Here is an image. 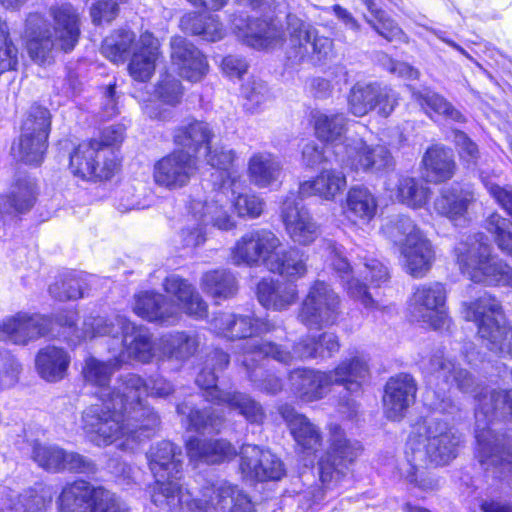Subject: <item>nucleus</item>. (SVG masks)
<instances>
[{
	"instance_id": "680f3d73",
	"label": "nucleus",
	"mask_w": 512,
	"mask_h": 512,
	"mask_svg": "<svg viewBox=\"0 0 512 512\" xmlns=\"http://www.w3.org/2000/svg\"><path fill=\"white\" fill-rule=\"evenodd\" d=\"M180 24L185 32L199 35L210 42L221 40L225 34L222 24L214 16L203 18L197 14H188L181 18Z\"/></svg>"
},
{
	"instance_id": "a18cd8bd",
	"label": "nucleus",
	"mask_w": 512,
	"mask_h": 512,
	"mask_svg": "<svg viewBox=\"0 0 512 512\" xmlns=\"http://www.w3.org/2000/svg\"><path fill=\"white\" fill-rule=\"evenodd\" d=\"M345 175L333 169L323 170L316 178L299 185L298 196L301 199L318 196L326 201H333L346 188Z\"/></svg>"
},
{
	"instance_id": "aec40b11",
	"label": "nucleus",
	"mask_w": 512,
	"mask_h": 512,
	"mask_svg": "<svg viewBox=\"0 0 512 512\" xmlns=\"http://www.w3.org/2000/svg\"><path fill=\"white\" fill-rule=\"evenodd\" d=\"M342 163L352 171L373 174L388 171L395 165L390 150L384 144L368 143L360 137L346 139Z\"/></svg>"
},
{
	"instance_id": "f03ea898",
	"label": "nucleus",
	"mask_w": 512,
	"mask_h": 512,
	"mask_svg": "<svg viewBox=\"0 0 512 512\" xmlns=\"http://www.w3.org/2000/svg\"><path fill=\"white\" fill-rule=\"evenodd\" d=\"M181 457V448L170 441L158 442L147 452L155 478L150 498L161 512H251L249 497L226 480L207 482L195 492L183 487Z\"/></svg>"
},
{
	"instance_id": "a211bd4d",
	"label": "nucleus",
	"mask_w": 512,
	"mask_h": 512,
	"mask_svg": "<svg viewBox=\"0 0 512 512\" xmlns=\"http://www.w3.org/2000/svg\"><path fill=\"white\" fill-rule=\"evenodd\" d=\"M328 449L319 458V477L323 485L341 479L351 464L361 453L362 447L358 441L347 439L344 430L337 424L329 425Z\"/></svg>"
},
{
	"instance_id": "c756f323",
	"label": "nucleus",
	"mask_w": 512,
	"mask_h": 512,
	"mask_svg": "<svg viewBox=\"0 0 512 512\" xmlns=\"http://www.w3.org/2000/svg\"><path fill=\"white\" fill-rule=\"evenodd\" d=\"M225 198L226 192L220 187L212 191L205 200L193 198L188 205L189 214L194 220L202 221L205 226L210 224L221 231L233 230L237 222L226 208Z\"/></svg>"
},
{
	"instance_id": "4be33fe9",
	"label": "nucleus",
	"mask_w": 512,
	"mask_h": 512,
	"mask_svg": "<svg viewBox=\"0 0 512 512\" xmlns=\"http://www.w3.org/2000/svg\"><path fill=\"white\" fill-rule=\"evenodd\" d=\"M398 100V93L390 87L358 82L348 94V109L356 117L365 116L372 110L388 117L398 105Z\"/></svg>"
},
{
	"instance_id": "8fccbe9b",
	"label": "nucleus",
	"mask_w": 512,
	"mask_h": 512,
	"mask_svg": "<svg viewBox=\"0 0 512 512\" xmlns=\"http://www.w3.org/2000/svg\"><path fill=\"white\" fill-rule=\"evenodd\" d=\"M97 487L85 481L67 484L59 496L61 512H87L95 501Z\"/></svg>"
},
{
	"instance_id": "f257e3e1",
	"label": "nucleus",
	"mask_w": 512,
	"mask_h": 512,
	"mask_svg": "<svg viewBox=\"0 0 512 512\" xmlns=\"http://www.w3.org/2000/svg\"><path fill=\"white\" fill-rule=\"evenodd\" d=\"M120 365L116 358L107 362L94 357L85 360L84 380L97 389L95 396L100 403L83 410L81 428L96 446L117 444L127 450L153 436L160 426V417L142 402L141 395L147 392V386L141 376L128 373L113 388L109 386Z\"/></svg>"
},
{
	"instance_id": "2f4dec72",
	"label": "nucleus",
	"mask_w": 512,
	"mask_h": 512,
	"mask_svg": "<svg viewBox=\"0 0 512 512\" xmlns=\"http://www.w3.org/2000/svg\"><path fill=\"white\" fill-rule=\"evenodd\" d=\"M240 469L249 478L259 481L279 480L284 474L281 460L269 450L256 445H243L240 450Z\"/></svg>"
},
{
	"instance_id": "5701e85b",
	"label": "nucleus",
	"mask_w": 512,
	"mask_h": 512,
	"mask_svg": "<svg viewBox=\"0 0 512 512\" xmlns=\"http://www.w3.org/2000/svg\"><path fill=\"white\" fill-rule=\"evenodd\" d=\"M52 332V318L38 313L18 312L0 321V341L15 345H27Z\"/></svg>"
},
{
	"instance_id": "37998d69",
	"label": "nucleus",
	"mask_w": 512,
	"mask_h": 512,
	"mask_svg": "<svg viewBox=\"0 0 512 512\" xmlns=\"http://www.w3.org/2000/svg\"><path fill=\"white\" fill-rule=\"evenodd\" d=\"M159 41L150 32H144L139 38V47L132 54L128 65L131 77L140 82L148 81L159 57Z\"/></svg>"
},
{
	"instance_id": "dca6fc26",
	"label": "nucleus",
	"mask_w": 512,
	"mask_h": 512,
	"mask_svg": "<svg viewBox=\"0 0 512 512\" xmlns=\"http://www.w3.org/2000/svg\"><path fill=\"white\" fill-rule=\"evenodd\" d=\"M71 173L83 180L104 181L113 177L118 161L112 148L102 146L99 141L79 144L70 155Z\"/></svg>"
},
{
	"instance_id": "f3484780",
	"label": "nucleus",
	"mask_w": 512,
	"mask_h": 512,
	"mask_svg": "<svg viewBox=\"0 0 512 512\" xmlns=\"http://www.w3.org/2000/svg\"><path fill=\"white\" fill-rule=\"evenodd\" d=\"M287 32L289 34L288 58L295 62L317 64L332 53L333 40L319 35L312 25L303 22L295 15L287 16Z\"/></svg>"
},
{
	"instance_id": "423d86ee",
	"label": "nucleus",
	"mask_w": 512,
	"mask_h": 512,
	"mask_svg": "<svg viewBox=\"0 0 512 512\" xmlns=\"http://www.w3.org/2000/svg\"><path fill=\"white\" fill-rule=\"evenodd\" d=\"M461 443V435L446 421L430 416L417 423L406 444L405 455L411 466L407 480L417 483V471L427 462L448 464L457 457Z\"/></svg>"
},
{
	"instance_id": "0eeeda50",
	"label": "nucleus",
	"mask_w": 512,
	"mask_h": 512,
	"mask_svg": "<svg viewBox=\"0 0 512 512\" xmlns=\"http://www.w3.org/2000/svg\"><path fill=\"white\" fill-rule=\"evenodd\" d=\"M369 375L367 360L360 356L343 360L335 369L323 372L298 368L290 372L291 389L303 401L322 399L334 384L343 385L348 391L357 392Z\"/></svg>"
},
{
	"instance_id": "39448f33",
	"label": "nucleus",
	"mask_w": 512,
	"mask_h": 512,
	"mask_svg": "<svg viewBox=\"0 0 512 512\" xmlns=\"http://www.w3.org/2000/svg\"><path fill=\"white\" fill-rule=\"evenodd\" d=\"M55 27L39 13L28 15L22 39L29 57L37 64L51 63L57 48L71 51L80 34L78 14L71 4L51 8Z\"/></svg>"
},
{
	"instance_id": "c85d7f7f",
	"label": "nucleus",
	"mask_w": 512,
	"mask_h": 512,
	"mask_svg": "<svg viewBox=\"0 0 512 512\" xmlns=\"http://www.w3.org/2000/svg\"><path fill=\"white\" fill-rule=\"evenodd\" d=\"M246 349L248 354H255L260 358L270 357L285 365H289L295 360L323 358L317 338L309 335L296 342L292 351H288L282 345L274 342L259 344L256 341L247 342Z\"/></svg>"
},
{
	"instance_id": "4468645a",
	"label": "nucleus",
	"mask_w": 512,
	"mask_h": 512,
	"mask_svg": "<svg viewBox=\"0 0 512 512\" xmlns=\"http://www.w3.org/2000/svg\"><path fill=\"white\" fill-rule=\"evenodd\" d=\"M210 326L217 335L228 339L250 338L242 345V355L237 359L246 369L251 368L250 361L257 362L264 359L255 354H248L246 349L247 342L256 341L262 344L264 341H258L252 337L266 335L278 330L284 331L281 323L269 319L224 312L215 315L210 321Z\"/></svg>"
},
{
	"instance_id": "6e6d98bb",
	"label": "nucleus",
	"mask_w": 512,
	"mask_h": 512,
	"mask_svg": "<svg viewBox=\"0 0 512 512\" xmlns=\"http://www.w3.org/2000/svg\"><path fill=\"white\" fill-rule=\"evenodd\" d=\"M31 122L27 123L25 132L21 133L19 141L12 145V154L18 160L29 165H39L44 158L47 148V139L44 134L40 136L30 135Z\"/></svg>"
},
{
	"instance_id": "4c0bfd02",
	"label": "nucleus",
	"mask_w": 512,
	"mask_h": 512,
	"mask_svg": "<svg viewBox=\"0 0 512 512\" xmlns=\"http://www.w3.org/2000/svg\"><path fill=\"white\" fill-rule=\"evenodd\" d=\"M245 180L239 174H228V178L220 183L221 190L231 193V205L239 218L256 219L265 208V201L254 192H241Z\"/></svg>"
},
{
	"instance_id": "393cba45",
	"label": "nucleus",
	"mask_w": 512,
	"mask_h": 512,
	"mask_svg": "<svg viewBox=\"0 0 512 512\" xmlns=\"http://www.w3.org/2000/svg\"><path fill=\"white\" fill-rule=\"evenodd\" d=\"M281 219L290 239L302 246L312 244L321 234L319 224L294 193L287 195L281 207Z\"/></svg>"
},
{
	"instance_id": "3c124183",
	"label": "nucleus",
	"mask_w": 512,
	"mask_h": 512,
	"mask_svg": "<svg viewBox=\"0 0 512 512\" xmlns=\"http://www.w3.org/2000/svg\"><path fill=\"white\" fill-rule=\"evenodd\" d=\"M177 412L182 416V422L196 432L218 433L223 423V417L212 407L198 409L189 402H183L177 406Z\"/></svg>"
},
{
	"instance_id": "bf43d9fd",
	"label": "nucleus",
	"mask_w": 512,
	"mask_h": 512,
	"mask_svg": "<svg viewBox=\"0 0 512 512\" xmlns=\"http://www.w3.org/2000/svg\"><path fill=\"white\" fill-rule=\"evenodd\" d=\"M201 288L214 299H229L238 291L235 276L227 270L206 272L201 278Z\"/></svg>"
},
{
	"instance_id": "e2e57ef3",
	"label": "nucleus",
	"mask_w": 512,
	"mask_h": 512,
	"mask_svg": "<svg viewBox=\"0 0 512 512\" xmlns=\"http://www.w3.org/2000/svg\"><path fill=\"white\" fill-rule=\"evenodd\" d=\"M365 5L373 19L366 17L367 23L388 41L401 40L407 42V37L401 28L383 10L378 9L373 0H365Z\"/></svg>"
},
{
	"instance_id": "864d4df0",
	"label": "nucleus",
	"mask_w": 512,
	"mask_h": 512,
	"mask_svg": "<svg viewBox=\"0 0 512 512\" xmlns=\"http://www.w3.org/2000/svg\"><path fill=\"white\" fill-rule=\"evenodd\" d=\"M35 182L30 178L19 179L8 196L0 195V214L11 215L28 211L35 202Z\"/></svg>"
},
{
	"instance_id": "6ab92c4d",
	"label": "nucleus",
	"mask_w": 512,
	"mask_h": 512,
	"mask_svg": "<svg viewBox=\"0 0 512 512\" xmlns=\"http://www.w3.org/2000/svg\"><path fill=\"white\" fill-rule=\"evenodd\" d=\"M447 292L440 282L417 285L409 300L411 315L434 329H440L449 322L446 307Z\"/></svg>"
},
{
	"instance_id": "79ce46f5",
	"label": "nucleus",
	"mask_w": 512,
	"mask_h": 512,
	"mask_svg": "<svg viewBox=\"0 0 512 512\" xmlns=\"http://www.w3.org/2000/svg\"><path fill=\"white\" fill-rule=\"evenodd\" d=\"M283 165L279 157L268 151L253 153L247 164V174L251 184L258 188H268L280 182Z\"/></svg>"
},
{
	"instance_id": "c03bdc74",
	"label": "nucleus",
	"mask_w": 512,
	"mask_h": 512,
	"mask_svg": "<svg viewBox=\"0 0 512 512\" xmlns=\"http://www.w3.org/2000/svg\"><path fill=\"white\" fill-rule=\"evenodd\" d=\"M378 201L376 196L364 186H353L349 189L343 212L354 224H368L377 214Z\"/></svg>"
},
{
	"instance_id": "a878e982",
	"label": "nucleus",
	"mask_w": 512,
	"mask_h": 512,
	"mask_svg": "<svg viewBox=\"0 0 512 512\" xmlns=\"http://www.w3.org/2000/svg\"><path fill=\"white\" fill-rule=\"evenodd\" d=\"M32 459L39 467L49 472L92 473L95 471V465L91 460L76 452L66 451L55 444L34 443Z\"/></svg>"
},
{
	"instance_id": "e433bc0d",
	"label": "nucleus",
	"mask_w": 512,
	"mask_h": 512,
	"mask_svg": "<svg viewBox=\"0 0 512 512\" xmlns=\"http://www.w3.org/2000/svg\"><path fill=\"white\" fill-rule=\"evenodd\" d=\"M279 413L301 451L308 456L314 455L322 445L320 428L289 405L281 406Z\"/></svg>"
},
{
	"instance_id": "603ef678",
	"label": "nucleus",
	"mask_w": 512,
	"mask_h": 512,
	"mask_svg": "<svg viewBox=\"0 0 512 512\" xmlns=\"http://www.w3.org/2000/svg\"><path fill=\"white\" fill-rule=\"evenodd\" d=\"M161 359L187 360L195 354L199 346L197 335L185 331L167 333L159 338Z\"/></svg>"
},
{
	"instance_id": "0e129e2a",
	"label": "nucleus",
	"mask_w": 512,
	"mask_h": 512,
	"mask_svg": "<svg viewBox=\"0 0 512 512\" xmlns=\"http://www.w3.org/2000/svg\"><path fill=\"white\" fill-rule=\"evenodd\" d=\"M84 279L82 273L71 272L62 275L49 286L50 295L60 301L76 300L83 296Z\"/></svg>"
},
{
	"instance_id": "58836bf2",
	"label": "nucleus",
	"mask_w": 512,
	"mask_h": 512,
	"mask_svg": "<svg viewBox=\"0 0 512 512\" xmlns=\"http://www.w3.org/2000/svg\"><path fill=\"white\" fill-rule=\"evenodd\" d=\"M187 455L191 463L217 464L233 459L236 448L225 439L206 440L192 437L186 442Z\"/></svg>"
},
{
	"instance_id": "de8ad7c7",
	"label": "nucleus",
	"mask_w": 512,
	"mask_h": 512,
	"mask_svg": "<svg viewBox=\"0 0 512 512\" xmlns=\"http://www.w3.org/2000/svg\"><path fill=\"white\" fill-rule=\"evenodd\" d=\"M422 163L427 179L432 182L451 179L456 169L452 150L440 145L430 147L425 152Z\"/></svg>"
},
{
	"instance_id": "bb28decb",
	"label": "nucleus",
	"mask_w": 512,
	"mask_h": 512,
	"mask_svg": "<svg viewBox=\"0 0 512 512\" xmlns=\"http://www.w3.org/2000/svg\"><path fill=\"white\" fill-rule=\"evenodd\" d=\"M476 201L474 192L459 185L443 187L433 202L435 212L447 218L454 226L464 227L471 220Z\"/></svg>"
},
{
	"instance_id": "69168bd1",
	"label": "nucleus",
	"mask_w": 512,
	"mask_h": 512,
	"mask_svg": "<svg viewBox=\"0 0 512 512\" xmlns=\"http://www.w3.org/2000/svg\"><path fill=\"white\" fill-rule=\"evenodd\" d=\"M244 107L251 113L262 110L271 101V94L266 83L259 79H250L242 86Z\"/></svg>"
},
{
	"instance_id": "72a5a7b5",
	"label": "nucleus",
	"mask_w": 512,
	"mask_h": 512,
	"mask_svg": "<svg viewBox=\"0 0 512 512\" xmlns=\"http://www.w3.org/2000/svg\"><path fill=\"white\" fill-rule=\"evenodd\" d=\"M162 286L164 291L174 298L170 300L178 308V321L182 313L196 319H202L207 316V303L188 280L177 274H171L164 279Z\"/></svg>"
},
{
	"instance_id": "49530a36",
	"label": "nucleus",
	"mask_w": 512,
	"mask_h": 512,
	"mask_svg": "<svg viewBox=\"0 0 512 512\" xmlns=\"http://www.w3.org/2000/svg\"><path fill=\"white\" fill-rule=\"evenodd\" d=\"M266 268L292 282L304 277L307 273V257L298 249L276 250L266 260Z\"/></svg>"
},
{
	"instance_id": "cd10ccee",
	"label": "nucleus",
	"mask_w": 512,
	"mask_h": 512,
	"mask_svg": "<svg viewBox=\"0 0 512 512\" xmlns=\"http://www.w3.org/2000/svg\"><path fill=\"white\" fill-rule=\"evenodd\" d=\"M52 496L51 488L43 483L21 493L10 485H0V512H45Z\"/></svg>"
},
{
	"instance_id": "473e14b6",
	"label": "nucleus",
	"mask_w": 512,
	"mask_h": 512,
	"mask_svg": "<svg viewBox=\"0 0 512 512\" xmlns=\"http://www.w3.org/2000/svg\"><path fill=\"white\" fill-rule=\"evenodd\" d=\"M238 37L255 49L273 48L282 42L284 32L275 21L247 19L236 16L233 21Z\"/></svg>"
},
{
	"instance_id": "ddd939ff",
	"label": "nucleus",
	"mask_w": 512,
	"mask_h": 512,
	"mask_svg": "<svg viewBox=\"0 0 512 512\" xmlns=\"http://www.w3.org/2000/svg\"><path fill=\"white\" fill-rule=\"evenodd\" d=\"M229 364V355L222 350L215 349L207 355L204 367L196 378L197 385L205 390L207 401L218 405H227L238 410L247 421L260 423L264 419V411L259 403L249 396L239 392L222 391L216 385L218 371H222Z\"/></svg>"
},
{
	"instance_id": "9d476101",
	"label": "nucleus",
	"mask_w": 512,
	"mask_h": 512,
	"mask_svg": "<svg viewBox=\"0 0 512 512\" xmlns=\"http://www.w3.org/2000/svg\"><path fill=\"white\" fill-rule=\"evenodd\" d=\"M423 373L429 386L425 401L431 409L443 414H451L456 409L446 390L455 386L463 393H472L476 388L472 374L442 353L434 354L423 365Z\"/></svg>"
},
{
	"instance_id": "9b49d317",
	"label": "nucleus",
	"mask_w": 512,
	"mask_h": 512,
	"mask_svg": "<svg viewBox=\"0 0 512 512\" xmlns=\"http://www.w3.org/2000/svg\"><path fill=\"white\" fill-rule=\"evenodd\" d=\"M461 315L477 326V334L487 348L501 355H512V325L506 322L499 300L488 293L461 305Z\"/></svg>"
},
{
	"instance_id": "c9c22d12",
	"label": "nucleus",
	"mask_w": 512,
	"mask_h": 512,
	"mask_svg": "<svg viewBox=\"0 0 512 512\" xmlns=\"http://www.w3.org/2000/svg\"><path fill=\"white\" fill-rule=\"evenodd\" d=\"M416 391V383L411 375L401 373L391 377L386 383L383 397L386 416L391 420L402 418L414 403Z\"/></svg>"
},
{
	"instance_id": "6e6552de",
	"label": "nucleus",
	"mask_w": 512,
	"mask_h": 512,
	"mask_svg": "<svg viewBox=\"0 0 512 512\" xmlns=\"http://www.w3.org/2000/svg\"><path fill=\"white\" fill-rule=\"evenodd\" d=\"M453 256L461 273L475 283L512 287V267L491 254L481 233L462 237Z\"/></svg>"
},
{
	"instance_id": "774afa93",
	"label": "nucleus",
	"mask_w": 512,
	"mask_h": 512,
	"mask_svg": "<svg viewBox=\"0 0 512 512\" xmlns=\"http://www.w3.org/2000/svg\"><path fill=\"white\" fill-rule=\"evenodd\" d=\"M90 512H132L129 504L116 493L97 487Z\"/></svg>"
},
{
	"instance_id": "20e7f679",
	"label": "nucleus",
	"mask_w": 512,
	"mask_h": 512,
	"mask_svg": "<svg viewBox=\"0 0 512 512\" xmlns=\"http://www.w3.org/2000/svg\"><path fill=\"white\" fill-rule=\"evenodd\" d=\"M477 458L492 477H512V439L492 428L494 421L512 415V390L486 391L475 395Z\"/></svg>"
},
{
	"instance_id": "b1692460",
	"label": "nucleus",
	"mask_w": 512,
	"mask_h": 512,
	"mask_svg": "<svg viewBox=\"0 0 512 512\" xmlns=\"http://www.w3.org/2000/svg\"><path fill=\"white\" fill-rule=\"evenodd\" d=\"M198 169L197 159L184 150H176L155 162L154 183L170 191L187 186Z\"/></svg>"
},
{
	"instance_id": "1a4fd4ad",
	"label": "nucleus",
	"mask_w": 512,
	"mask_h": 512,
	"mask_svg": "<svg viewBox=\"0 0 512 512\" xmlns=\"http://www.w3.org/2000/svg\"><path fill=\"white\" fill-rule=\"evenodd\" d=\"M385 237L398 248L405 272L414 278L424 277L432 267L435 252L430 240L408 216L398 215L384 226Z\"/></svg>"
},
{
	"instance_id": "13d9d810",
	"label": "nucleus",
	"mask_w": 512,
	"mask_h": 512,
	"mask_svg": "<svg viewBox=\"0 0 512 512\" xmlns=\"http://www.w3.org/2000/svg\"><path fill=\"white\" fill-rule=\"evenodd\" d=\"M412 98L430 117H432L431 112H434L455 122L465 121V117L460 111L455 109L444 97L429 89L412 90Z\"/></svg>"
},
{
	"instance_id": "338daca9",
	"label": "nucleus",
	"mask_w": 512,
	"mask_h": 512,
	"mask_svg": "<svg viewBox=\"0 0 512 512\" xmlns=\"http://www.w3.org/2000/svg\"><path fill=\"white\" fill-rule=\"evenodd\" d=\"M511 222L497 213L491 214L487 219V230L494 235L498 248L512 256Z\"/></svg>"
},
{
	"instance_id": "a19ab883",
	"label": "nucleus",
	"mask_w": 512,
	"mask_h": 512,
	"mask_svg": "<svg viewBox=\"0 0 512 512\" xmlns=\"http://www.w3.org/2000/svg\"><path fill=\"white\" fill-rule=\"evenodd\" d=\"M389 196L413 209L422 208L429 199V188L413 177L394 175L385 182Z\"/></svg>"
},
{
	"instance_id": "ea45409f",
	"label": "nucleus",
	"mask_w": 512,
	"mask_h": 512,
	"mask_svg": "<svg viewBox=\"0 0 512 512\" xmlns=\"http://www.w3.org/2000/svg\"><path fill=\"white\" fill-rule=\"evenodd\" d=\"M256 295L264 308L281 312L296 303L298 288L292 282L264 278L257 285Z\"/></svg>"
},
{
	"instance_id": "5fc2aeb1",
	"label": "nucleus",
	"mask_w": 512,
	"mask_h": 512,
	"mask_svg": "<svg viewBox=\"0 0 512 512\" xmlns=\"http://www.w3.org/2000/svg\"><path fill=\"white\" fill-rule=\"evenodd\" d=\"M312 122L317 138L327 143L341 141L347 131L348 119L342 112L315 111Z\"/></svg>"
},
{
	"instance_id": "f8f14e48",
	"label": "nucleus",
	"mask_w": 512,
	"mask_h": 512,
	"mask_svg": "<svg viewBox=\"0 0 512 512\" xmlns=\"http://www.w3.org/2000/svg\"><path fill=\"white\" fill-rule=\"evenodd\" d=\"M331 265L334 271L342 279L347 294L359 301L365 308L374 307V300L368 292L365 282L356 277H364L371 286L379 287L389 279V271L378 259L372 257H361V262L352 267L344 256V249L337 244L329 245Z\"/></svg>"
},
{
	"instance_id": "f704fd0d",
	"label": "nucleus",
	"mask_w": 512,
	"mask_h": 512,
	"mask_svg": "<svg viewBox=\"0 0 512 512\" xmlns=\"http://www.w3.org/2000/svg\"><path fill=\"white\" fill-rule=\"evenodd\" d=\"M133 312L144 320L172 325L178 322V308L166 296L153 291H142L134 296Z\"/></svg>"
},
{
	"instance_id": "7c9ffc66",
	"label": "nucleus",
	"mask_w": 512,
	"mask_h": 512,
	"mask_svg": "<svg viewBox=\"0 0 512 512\" xmlns=\"http://www.w3.org/2000/svg\"><path fill=\"white\" fill-rule=\"evenodd\" d=\"M171 61L178 74L190 82L201 81L209 70L205 55L180 36L171 40Z\"/></svg>"
},
{
	"instance_id": "09e8293b",
	"label": "nucleus",
	"mask_w": 512,
	"mask_h": 512,
	"mask_svg": "<svg viewBox=\"0 0 512 512\" xmlns=\"http://www.w3.org/2000/svg\"><path fill=\"white\" fill-rule=\"evenodd\" d=\"M70 363L68 353L56 346H46L36 355L37 372L46 381L56 382L64 378Z\"/></svg>"
},
{
	"instance_id": "7ed1b4c3",
	"label": "nucleus",
	"mask_w": 512,
	"mask_h": 512,
	"mask_svg": "<svg viewBox=\"0 0 512 512\" xmlns=\"http://www.w3.org/2000/svg\"><path fill=\"white\" fill-rule=\"evenodd\" d=\"M76 318L77 313L73 310L55 315V323L64 330V338L71 345L75 346L98 336H109L113 339L121 336V349L116 355L117 363L130 360L150 363L155 358L161 359L159 339L154 340L148 328L135 324L123 315L116 314L109 318L87 317L81 330L75 326Z\"/></svg>"
},
{
	"instance_id": "4d7b16f0",
	"label": "nucleus",
	"mask_w": 512,
	"mask_h": 512,
	"mask_svg": "<svg viewBox=\"0 0 512 512\" xmlns=\"http://www.w3.org/2000/svg\"><path fill=\"white\" fill-rule=\"evenodd\" d=\"M213 136L214 133L208 123L192 120L175 130L174 142L194 151H198L203 146L208 150Z\"/></svg>"
},
{
	"instance_id": "2eb2a0df",
	"label": "nucleus",
	"mask_w": 512,
	"mask_h": 512,
	"mask_svg": "<svg viewBox=\"0 0 512 512\" xmlns=\"http://www.w3.org/2000/svg\"><path fill=\"white\" fill-rule=\"evenodd\" d=\"M341 314L340 296L324 281L313 282L303 299L298 319L309 329L332 326Z\"/></svg>"
},
{
	"instance_id": "412c9836",
	"label": "nucleus",
	"mask_w": 512,
	"mask_h": 512,
	"mask_svg": "<svg viewBox=\"0 0 512 512\" xmlns=\"http://www.w3.org/2000/svg\"><path fill=\"white\" fill-rule=\"evenodd\" d=\"M282 245L280 238L271 230L257 228L245 232L231 248V260L235 265L266 267V260Z\"/></svg>"
},
{
	"instance_id": "052dcab7",
	"label": "nucleus",
	"mask_w": 512,
	"mask_h": 512,
	"mask_svg": "<svg viewBox=\"0 0 512 512\" xmlns=\"http://www.w3.org/2000/svg\"><path fill=\"white\" fill-rule=\"evenodd\" d=\"M139 47L135 34L129 30H118L107 37L102 44V53L114 63H124L131 51Z\"/></svg>"
}]
</instances>
